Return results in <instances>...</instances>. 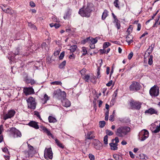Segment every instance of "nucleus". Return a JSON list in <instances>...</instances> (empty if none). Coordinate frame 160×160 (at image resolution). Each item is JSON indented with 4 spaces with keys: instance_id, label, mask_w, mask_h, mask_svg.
<instances>
[{
    "instance_id": "1",
    "label": "nucleus",
    "mask_w": 160,
    "mask_h": 160,
    "mask_svg": "<svg viewBox=\"0 0 160 160\" xmlns=\"http://www.w3.org/2000/svg\"><path fill=\"white\" fill-rule=\"evenodd\" d=\"M92 11V7L90 4H87L86 7L83 6L80 8L78 12V13L82 17L89 18L90 17Z\"/></svg>"
},
{
    "instance_id": "2",
    "label": "nucleus",
    "mask_w": 160,
    "mask_h": 160,
    "mask_svg": "<svg viewBox=\"0 0 160 160\" xmlns=\"http://www.w3.org/2000/svg\"><path fill=\"white\" fill-rule=\"evenodd\" d=\"M131 128L128 126H120L117 129L116 135L120 137H123L127 135L130 132Z\"/></svg>"
},
{
    "instance_id": "3",
    "label": "nucleus",
    "mask_w": 160,
    "mask_h": 160,
    "mask_svg": "<svg viewBox=\"0 0 160 160\" xmlns=\"http://www.w3.org/2000/svg\"><path fill=\"white\" fill-rule=\"evenodd\" d=\"M53 96L58 99H64L66 97V93L64 91H62L60 89L54 91Z\"/></svg>"
},
{
    "instance_id": "4",
    "label": "nucleus",
    "mask_w": 160,
    "mask_h": 160,
    "mask_svg": "<svg viewBox=\"0 0 160 160\" xmlns=\"http://www.w3.org/2000/svg\"><path fill=\"white\" fill-rule=\"evenodd\" d=\"M142 87L140 84L136 81L132 82L129 87L130 91L136 92L140 90Z\"/></svg>"
},
{
    "instance_id": "5",
    "label": "nucleus",
    "mask_w": 160,
    "mask_h": 160,
    "mask_svg": "<svg viewBox=\"0 0 160 160\" xmlns=\"http://www.w3.org/2000/svg\"><path fill=\"white\" fill-rule=\"evenodd\" d=\"M28 108L34 110L36 108V103L35 98L32 97H30L27 100Z\"/></svg>"
},
{
    "instance_id": "6",
    "label": "nucleus",
    "mask_w": 160,
    "mask_h": 160,
    "mask_svg": "<svg viewBox=\"0 0 160 160\" xmlns=\"http://www.w3.org/2000/svg\"><path fill=\"white\" fill-rule=\"evenodd\" d=\"M159 93V88L156 85L152 87L149 90L150 94L152 97H157Z\"/></svg>"
},
{
    "instance_id": "7",
    "label": "nucleus",
    "mask_w": 160,
    "mask_h": 160,
    "mask_svg": "<svg viewBox=\"0 0 160 160\" xmlns=\"http://www.w3.org/2000/svg\"><path fill=\"white\" fill-rule=\"evenodd\" d=\"M149 136V132L145 129L142 130L139 133V139L142 141L146 139Z\"/></svg>"
},
{
    "instance_id": "8",
    "label": "nucleus",
    "mask_w": 160,
    "mask_h": 160,
    "mask_svg": "<svg viewBox=\"0 0 160 160\" xmlns=\"http://www.w3.org/2000/svg\"><path fill=\"white\" fill-rule=\"evenodd\" d=\"M44 157L47 160L52 159L53 158V153L51 148H46L44 151Z\"/></svg>"
},
{
    "instance_id": "9",
    "label": "nucleus",
    "mask_w": 160,
    "mask_h": 160,
    "mask_svg": "<svg viewBox=\"0 0 160 160\" xmlns=\"http://www.w3.org/2000/svg\"><path fill=\"white\" fill-rule=\"evenodd\" d=\"M11 133L14 138L20 137L21 136V132L15 128H12L10 130Z\"/></svg>"
},
{
    "instance_id": "10",
    "label": "nucleus",
    "mask_w": 160,
    "mask_h": 160,
    "mask_svg": "<svg viewBox=\"0 0 160 160\" xmlns=\"http://www.w3.org/2000/svg\"><path fill=\"white\" fill-rule=\"evenodd\" d=\"M15 113V111L14 110H9L7 113L4 115L3 119L5 120L8 118H11L14 116Z\"/></svg>"
},
{
    "instance_id": "11",
    "label": "nucleus",
    "mask_w": 160,
    "mask_h": 160,
    "mask_svg": "<svg viewBox=\"0 0 160 160\" xmlns=\"http://www.w3.org/2000/svg\"><path fill=\"white\" fill-rule=\"evenodd\" d=\"M130 105L132 109L139 110L141 108V104L138 102L132 101L130 102Z\"/></svg>"
},
{
    "instance_id": "12",
    "label": "nucleus",
    "mask_w": 160,
    "mask_h": 160,
    "mask_svg": "<svg viewBox=\"0 0 160 160\" xmlns=\"http://www.w3.org/2000/svg\"><path fill=\"white\" fill-rule=\"evenodd\" d=\"M23 91L26 96L34 93V89L32 87H31L24 88H23Z\"/></svg>"
},
{
    "instance_id": "13",
    "label": "nucleus",
    "mask_w": 160,
    "mask_h": 160,
    "mask_svg": "<svg viewBox=\"0 0 160 160\" xmlns=\"http://www.w3.org/2000/svg\"><path fill=\"white\" fill-rule=\"evenodd\" d=\"M28 147V150L27 152L28 157H32L33 154L34 152V148L33 146L31 145L30 144L27 143Z\"/></svg>"
},
{
    "instance_id": "14",
    "label": "nucleus",
    "mask_w": 160,
    "mask_h": 160,
    "mask_svg": "<svg viewBox=\"0 0 160 160\" xmlns=\"http://www.w3.org/2000/svg\"><path fill=\"white\" fill-rule=\"evenodd\" d=\"M94 148L97 150L101 149L102 148V144L98 140H95L94 142Z\"/></svg>"
},
{
    "instance_id": "15",
    "label": "nucleus",
    "mask_w": 160,
    "mask_h": 160,
    "mask_svg": "<svg viewBox=\"0 0 160 160\" xmlns=\"http://www.w3.org/2000/svg\"><path fill=\"white\" fill-rule=\"evenodd\" d=\"M145 113H148L151 115L153 114H155L157 115H158V111L156 109L152 108H151L148 110H146L145 111Z\"/></svg>"
},
{
    "instance_id": "16",
    "label": "nucleus",
    "mask_w": 160,
    "mask_h": 160,
    "mask_svg": "<svg viewBox=\"0 0 160 160\" xmlns=\"http://www.w3.org/2000/svg\"><path fill=\"white\" fill-rule=\"evenodd\" d=\"M93 132L90 131L88 133L85 135V139L86 140L87 139H92L95 136L93 134Z\"/></svg>"
},
{
    "instance_id": "17",
    "label": "nucleus",
    "mask_w": 160,
    "mask_h": 160,
    "mask_svg": "<svg viewBox=\"0 0 160 160\" xmlns=\"http://www.w3.org/2000/svg\"><path fill=\"white\" fill-rule=\"evenodd\" d=\"M28 125L30 126L33 127L36 129H38L39 128L37 123L33 121H30L28 124Z\"/></svg>"
},
{
    "instance_id": "18",
    "label": "nucleus",
    "mask_w": 160,
    "mask_h": 160,
    "mask_svg": "<svg viewBox=\"0 0 160 160\" xmlns=\"http://www.w3.org/2000/svg\"><path fill=\"white\" fill-rule=\"evenodd\" d=\"M40 128L44 132L46 133L48 136H51L52 137L53 135L51 133L50 131H49L47 128L43 126H41L40 127Z\"/></svg>"
},
{
    "instance_id": "19",
    "label": "nucleus",
    "mask_w": 160,
    "mask_h": 160,
    "mask_svg": "<svg viewBox=\"0 0 160 160\" xmlns=\"http://www.w3.org/2000/svg\"><path fill=\"white\" fill-rule=\"evenodd\" d=\"M40 128L44 132L46 133L48 136H51L52 137L53 135L51 133L50 131H49L47 128L43 126H41L40 127Z\"/></svg>"
},
{
    "instance_id": "20",
    "label": "nucleus",
    "mask_w": 160,
    "mask_h": 160,
    "mask_svg": "<svg viewBox=\"0 0 160 160\" xmlns=\"http://www.w3.org/2000/svg\"><path fill=\"white\" fill-rule=\"evenodd\" d=\"M40 128L44 132L46 133L48 136H51L52 137L53 135L51 133L50 131H49L47 128L43 126H41L40 127Z\"/></svg>"
},
{
    "instance_id": "21",
    "label": "nucleus",
    "mask_w": 160,
    "mask_h": 160,
    "mask_svg": "<svg viewBox=\"0 0 160 160\" xmlns=\"http://www.w3.org/2000/svg\"><path fill=\"white\" fill-rule=\"evenodd\" d=\"M133 38L132 36L129 33L126 38V41L128 43V44H130L132 42Z\"/></svg>"
},
{
    "instance_id": "22",
    "label": "nucleus",
    "mask_w": 160,
    "mask_h": 160,
    "mask_svg": "<svg viewBox=\"0 0 160 160\" xmlns=\"http://www.w3.org/2000/svg\"><path fill=\"white\" fill-rule=\"evenodd\" d=\"M62 102L63 106L66 107H68L71 105L70 102L68 99H64Z\"/></svg>"
},
{
    "instance_id": "23",
    "label": "nucleus",
    "mask_w": 160,
    "mask_h": 160,
    "mask_svg": "<svg viewBox=\"0 0 160 160\" xmlns=\"http://www.w3.org/2000/svg\"><path fill=\"white\" fill-rule=\"evenodd\" d=\"M72 12V10L70 9H68L67 12L66 13L65 15L63 17L65 19L68 18H70Z\"/></svg>"
},
{
    "instance_id": "24",
    "label": "nucleus",
    "mask_w": 160,
    "mask_h": 160,
    "mask_svg": "<svg viewBox=\"0 0 160 160\" xmlns=\"http://www.w3.org/2000/svg\"><path fill=\"white\" fill-rule=\"evenodd\" d=\"M24 81L26 83H30L31 85H32L35 83L34 80L29 79L28 78V77L25 78Z\"/></svg>"
},
{
    "instance_id": "25",
    "label": "nucleus",
    "mask_w": 160,
    "mask_h": 160,
    "mask_svg": "<svg viewBox=\"0 0 160 160\" xmlns=\"http://www.w3.org/2000/svg\"><path fill=\"white\" fill-rule=\"evenodd\" d=\"M109 145L111 147L112 150H117L118 148L117 147L118 144L115 143L111 142L109 143Z\"/></svg>"
},
{
    "instance_id": "26",
    "label": "nucleus",
    "mask_w": 160,
    "mask_h": 160,
    "mask_svg": "<svg viewBox=\"0 0 160 160\" xmlns=\"http://www.w3.org/2000/svg\"><path fill=\"white\" fill-rule=\"evenodd\" d=\"M48 119L49 121V122L51 123V122H56L57 121V120L56 119L51 116H49L48 118Z\"/></svg>"
},
{
    "instance_id": "27",
    "label": "nucleus",
    "mask_w": 160,
    "mask_h": 160,
    "mask_svg": "<svg viewBox=\"0 0 160 160\" xmlns=\"http://www.w3.org/2000/svg\"><path fill=\"white\" fill-rule=\"evenodd\" d=\"M55 141L56 143L57 144V145L59 147L62 148H64V146L57 139L55 140Z\"/></svg>"
},
{
    "instance_id": "28",
    "label": "nucleus",
    "mask_w": 160,
    "mask_h": 160,
    "mask_svg": "<svg viewBox=\"0 0 160 160\" xmlns=\"http://www.w3.org/2000/svg\"><path fill=\"white\" fill-rule=\"evenodd\" d=\"M83 78L86 82H88L89 80H90V81L92 82L91 78L90 76L88 75H85Z\"/></svg>"
},
{
    "instance_id": "29",
    "label": "nucleus",
    "mask_w": 160,
    "mask_h": 160,
    "mask_svg": "<svg viewBox=\"0 0 160 160\" xmlns=\"http://www.w3.org/2000/svg\"><path fill=\"white\" fill-rule=\"evenodd\" d=\"M113 158L116 160H122V157L118 155L117 154H114L113 155Z\"/></svg>"
},
{
    "instance_id": "30",
    "label": "nucleus",
    "mask_w": 160,
    "mask_h": 160,
    "mask_svg": "<svg viewBox=\"0 0 160 160\" xmlns=\"http://www.w3.org/2000/svg\"><path fill=\"white\" fill-rule=\"evenodd\" d=\"M77 48V46L76 45H73L71 46L69 49L70 52H74Z\"/></svg>"
},
{
    "instance_id": "31",
    "label": "nucleus",
    "mask_w": 160,
    "mask_h": 160,
    "mask_svg": "<svg viewBox=\"0 0 160 160\" xmlns=\"http://www.w3.org/2000/svg\"><path fill=\"white\" fill-rule=\"evenodd\" d=\"M108 15V11L106 10H105L103 12L102 17V20H104L107 17Z\"/></svg>"
},
{
    "instance_id": "32",
    "label": "nucleus",
    "mask_w": 160,
    "mask_h": 160,
    "mask_svg": "<svg viewBox=\"0 0 160 160\" xmlns=\"http://www.w3.org/2000/svg\"><path fill=\"white\" fill-rule=\"evenodd\" d=\"M90 43H92V44H94L96 43L97 42H98V39H97V38H90Z\"/></svg>"
},
{
    "instance_id": "33",
    "label": "nucleus",
    "mask_w": 160,
    "mask_h": 160,
    "mask_svg": "<svg viewBox=\"0 0 160 160\" xmlns=\"http://www.w3.org/2000/svg\"><path fill=\"white\" fill-rule=\"evenodd\" d=\"M155 43L152 44L147 50V51H149V52H148L149 54L150 53L153 51V48L155 46Z\"/></svg>"
},
{
    "instance_id": "34",
    "label": "nucleus",
    "mask_w": 160,
    "mask_h": 160,
    "mask_svg": "<svg viewBox=\"0 0 160 160\" xmlns=\"http://www.w3.org/2000/svg\"><path fill=\"white\" fill-rule=\"evenodd\" d=\"M4 12L6 13L11 14L12 13V9L10 7L7 8L6 10H4Z\"/></svg>"
},
{
    "instance_id": "35",
    "label": "nucleus",
    "mask_w": 160,
    "mask_h": 160,
    "mask_svg": "<svg viewBox=\"0 0 160 160\" xmlns=\"http://www.w3.org/2000/svg\"><path fill=\"white\" fill-rule=\"evenodd\" d=\"M153 56L152 55H150L148 61V64L150 65H152L153 63V60H152Z\"/></svg>"
},
{
    "instance_id": "36",
    "label": "nucleus",
    "mask_w": 160,
    "mask_h": 160,
    "mask_svg": "<svg viewBox=\"0 0 160 160\" xmlns=\"http://www.w3.org/2000/svg\"><path fill=\"white\" fill-rule=\"evenodd\" d=\"M66 64V61H63L59 66V68L60 69L63 68Z\"/></svg>"
},
{
    "instance_id": "37",
    "label": "nucleus",
    "mask_w": 160,
    "mask_h": 160,
    "mask_svg": "<svg viewBox=\"0 0 160 160\" xmlns=\"http://www.w3.org/2000/svg\"><path fill=\"white\" fill-rule=\"evenodd\" d=\"M82 56H85L87 53V51L86 49V48L85 47H82Z\"/></svg>"
},
{
    "instance_id": "38",
    "label": "nucleus",
    "mask_w": 160,
    "mask_h": 160,
    "mask_svg": "<svg viewBox=\"0 0 160 160\" xmlns=\"http://www.w3.org/2000/svg\"><path fill=\"white\" fill-rule=\"evenodd\" d=\"M51 84L52 85H62V83L61 81H55L51 82Z\"/></svg>"
},
{
    "instance_id": "39",
    "label": "nucleus",
    "mask_w": 160,
    "mask_h": 160,
    "mask_svg": "<svg viewBox=\"0 0 160 160\" xmlns=\"http://www.w3.org/2000/svg\"><path fill=\"white\" fill-rule=\"evenodd\" d=\"M105 124V122L104 121H100L99 122V127L101 128H103Z\"/></svg>"
},
{
    "instance_id": "40",
    "label": "nucleus",
    "mask_w": 160,
    "mask_h": 160,
    "mask_svg": "<svg viewBox=\"0 0 160 160\" xmlns=\"http://www.w3.org/2000/svg\"><path fill=\"white\" fill-rule=\"evenodd\" d=\"M160 131V123L158 126L156 127V129L153 131V132L154 133H157Z\"/></svg>"
},
{
    "instance_id": "41",
    "label": "nucleus",
    "mask_w": 160,
    "mask_h": 160,
    "mask_svg": "<svg viewBox=\"0 0 160 160\" xmlns=\"http://www.w3.org/2000/svg\"><path fill=\"white\" fill-rule=\"evenodd\" d=\"M111 45V43L109 42H104L103 45V49L108 48L109 46Z\"/></svg>"
},
{
    "instance_id": "42",
    "label": "nucleus",
    "mask_w": 160,
    "mask_h": 160,
    "mask_svg": "<svg viewBox=\"0 0 160 160\" xmlns=\"http://www.w3.org/2000/svg\"><path fill=\"white\" fill-rule=\"evenodd\" d=\"M106 133L107 134V135H108L109 136H111L113 135V133L111 131L107 129L106 130Z\"/></svg>"
},
{
    "instance_id": "43",
    "label": "nucleus",
    "mask_w": 160,
    "mask_h": 160,
    "mask_svg": "<svg viewBox=\"0 0 160 160\" xmlns=\"http://www.w3.org/2000/svg\"><path fill=\"white\" fill-rule=\"evenodd\" d=\"M108 136L107 135H105L104 137L103 141L105 144H107L108 143Z\"/></svg>"
},
{
    "instance_id": "44",
    "label": "nucleus",
    "mask_w": 160,
    "mask_h": 160,
    "mask_svg": "<svg viewBox=\"0 0 160 160\" xmlns=\"http://www.w3.org/2000/svg\"><path fill=\"white\" fill-rule=\"evenodd\" d=\"M118 2H119L118 0H115V1L114 2L113 4H114V5L115 6V7L116 8H119L120 7L118 5Z\"/></svg>"
},
{
    "instance_id": "45",
    "label": "nucleus",
    "mask_w": 160,
    "mask_h": 160,
    "mask_svg": "<svg viewBox=\"0 0 160 160\" xmlns=\"http://www.w3.org/2000/svg\"><path fill=\"white\" fill-rule=\"evenodd\" d=\"M90 37H88L83 40V43L84 44L85 43L87 42H88L89 43H90Z\"/></svg>"
},
{
    "instance_id": "46",
    "label": "nucleus",
    "mask_w": 160,
    "mask_h": 160,
    "mask_svg": "<svg viewBox=\"0 0 160 160\" xmlns=\"http://www.w3.org/2000/svg\"><path fill=\"white\" fill-rule=\"evenodd\" d=\"M44 98L45 100L44 102L46 103L49 99L50 98L46 94H45L44 95Z\"/></svg>"
},
{
    "instance_id": "47",
    "label": "nucleus",
    "mask_w": 160,
    "mask_h": 160,
    "mask_svg": "<svg viewBox=\"0 0 160 160\" xmlns=\"http://www.w3.org/2000/svg\"><path fill=\"white\" fill-rule=\"evenodd\" d=\"M89 158L90 160H94V156L92 154H89Z\"/></svg>"
},
{
    "instance_id": "48",
    "label": "nucleus",
    "mask_w": 160,
    "mask_h": 160,
    "mask_svg": "<svg viewBox=\"0 0 160 160\" xmlns=\"http://www.w3.org/2000/svg\"><path fill=\"white\" fill-rule=\"evenodd\" d=\"M133 28V26L132 25H130L127 30V32L129 33L130 32H132Z\"/></svg>"
},
{
    "instance_id": "49",
    "label": "nucleus",
    "mask_w": 160,
    "mask_h": 160,
    "mask_svg": "<svg viewBox=\"0 0 160 160\" xmlns=\"http://www.w3.org/2000/svg\"><path fill=\"white\" fill-rule=\"evenodd\" d=\"M29 25L31 27V28H33L34 30H37V28L36 27L33 25V24H32L31 23H29Z\"/></svg>"
},
{
    "instance_id": "50",
    "label": "nucleus",
    "mask_w": 160,
    "mask_h": 160,
    "mask_svg": "<svg viewBox=\"0 0 160 160\" xmlns=\"http://www.w3.org/2000/svg\"><path fill=\"white\" fill-rule=\"evenodd\" d=\"M64 56V52H62L60 54V56L59 57L60 59L61 60L63 59Z\"/></svg>"
},
{
    "instance_id": "51",
    "label": "nucleus",
    "mask_w": 160,
    "mask_h": 160,
    "mask_svg": "<svg viewBox=\"0 0 160 160\" xmlns=\"http://www.w3.org/2000/svg\"><path fill=\"white\" fill-rule=\"evenodd\" d=\"M133 55V52H131L128 55V58L129 60H130L132 58Z\"/></svg>"
},
{
    "instance_id": "52",
    "label": "nucleus",
    "mask_w": 160,
    "mask_h": 160,
    "mask_svg": "<svg viewBox=\"0 0 160 160\" xmlns=\"http://www.w3.org/2000/svg\"><path fill=\"white\" fill-rule=\"evenodd\" d=\"M98 71H97V78H99L100 77V68H98Z\"/></svg>"
},
{
    "instance_id": "53",
    "label": "nucleus",
    "mask_w": 160,
    "mask_h": 160,
    "mask_svg": "<svg viewBox=\"0 0 160 160\" xmlns=\"http://www.w3.org/2000/svg\"><path fill=\"white\" fill-rule=\"evenodd\" d=\"M30 5L32 8H33L35 6V3L32 1H31L30 2Z\"/></svg>"
},
{
    "instance_id": "54",
    "label": "nucleus",
    "mask_w": 160,
    "mask_h": 160,
    "mask_svg": "<svg viewBox=\"0 0 160 160\" xmlns=\"http://www.w3.org/2000/svg\"><path fill=\"white\" fill-rule=\"evenodd\" d=\"M35 115H36L41 120L42 118L40 117L39 113L38 112H36L35 113Z\"/></svg>"
},
{
    "instance_id": "55",
    "label": "nucleus",
    "mask_w": 160,
    "mask_h": 160,
    "mask_svg": "<svg viewBox=\"0 0 160 160\" xmlns=\"http://www.w3.org/2000/svg\"><path fill=\"white\" fill-rule=\"evenodd\" d=\"M129 154L130 155V157L131 158H134V157H135L134 155L133 154V153L131 151L129 152Z\"/></svg>"
},
{
    "instance_id": "56",
    "label": "nucleus",
    "mask_w": 160,
    "mask_h": 160,
    "mask_svg": "<svg viewBox=\"0 0 160 160\" xmlns=\"http://www.w3.org/2000/svg\"><path fill=\"white\" fill-rule=\"evenodd\" d=\"M0 7L1 8V9L4 12V10H6V9L7 8L5 6H4L1 5V6H0Z\"/></svg>"
},
{
    "instance_id": "57",
    "label": "nucleus",
    "mask_w": 160,
    "mask_h": 160,
    "mask_svg": "<svg viewBox=\"0 0 160 160\" xmlns=\"http://www.w3.org/2000/svg\"><path fill=\"white\" fill-rule=\"evenodd\" d=\"M109 120L111 121H113L114 120V116L113 115H111L109 117Z\"/></svg>"
},
{
    "instance_id": "58",
    "label": "nucleus",
    "mask_w": 160,
    "mask_h": 160,
    "mask_svg": "<svg viewBox=\"0 0 160 160\" xmlns=\"http://www.w3.org/2000/svg\"><path fill=\"white\" fill-rule=\"evenodd\" d=\"M116 26L118 29H119L120 28L121 26L119 22L116 23Z\"/></svg>"
},
{
    "instance_id": "59",
    "label": "nucleus",
    "mask_w": 160,
    "mask_h": 160,
    "mask_svg": "<svg viewBox=\"0 0 160 160\" xmlns=\"http://www.w3.org/2000/svg\"><path fill=\"white\" fill-rule=\"evenodd\" d=\"M100 54H103L106 52V51L104 49H100Z\"/></svg>"
},
{
    "instance_id": "60",
    "label": "nucleus",
    "mask_w": 160,
    "mask_h": 160,
    "mask_svg": "<svg viewBox=\"0 0 160 160\" xmlns=\"http://www.w3.org/2000/svg\"><path fill=\"white\" fill-rule=\"evenodd\" d=\"M112 80L109 81L108 83L106 84V85L108 87H109L112 84Z\"/></svg>"
},
{
    "instance_id": "61",
    "label": "nucleus",
    "mask_w": 160,
    "mask_h": 160,
    "mask_svg": "<svg viewBox=\"0 0 160 160\" xmlns=\"http://www.w3.org/2000/svg\"><path fill=\"white\" fill-rule=\"evenodd\" d=\"M60 26V25L59 23H54V27L56 28H59Z\"/></svg>"
},
{
    "instance_id": "62",
    "label": "nucleus",
    "mask_w": 160,
    "mask_h": 160,
    "mask_svg": "<svg viewBox=\"0 0 160 160\" xmlns=\"http://www.w3.org/2000/svg\"><path fill=\"white\" fill-rule=\"evenodd\" d=\"M47 45V44L46 42H43L41 45V47L42 48H45L46 47V46Z\"/></svg>"
},
{
    "instance_id": "63",
    "label": "nucleus",
    "mask_w": 160,
    "mask_h": 160,
    "mask_svg": "<svg viewBox=\"0 0 160 160\" xmlns=\"http://www.w3.org/2000/svg\"><path fill=\"white\" fill-rule=\"evenodd\" d=\"M3 127L2 125L0 126V134H1L3 131Z\"/></svg>"
},
{
    "instance_id": "64",
    "label": "nucleus",
    "mask_w": 160,
    "mask_h": 160,
    "mask_svg": "<svg viewBox=\"0 0 160 160\" xmlns=\"http://www.w3.org/2000/svg\"><path fill=\"white\" fill-rule=\"evenodd\" d=\"M59 53V51L58 50L55 51L54 53V54L55 56H57L58 55Z\"/></svg>"
}]
</instances>
